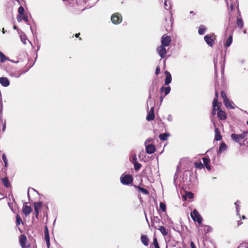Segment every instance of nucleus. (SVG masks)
Masks as SVG:
<instances>
[{
  "label": "nucleus",
  "mask_w": 248,
  "mask_h": 248,
  "mask_svg": "<svg viewBox=\"0 0 248 248\" xmlns=\"http://www.w3.org/2000/svg\"><path fill=\"white\" fill-rule=\"evenodd\" d=\"M232 42V35H230L228 38L226 40L224 46L225 47H228L231 46Z\"/></svg>",
  "instance_id": "27"
},
{
  "label": "nucleus",
  "mask_w": 248,
  "mask_h": 248,
  "mask_svg": "<svg viewBox=\"0 0 248 248\" xmlns=\"http://www.w3.org/2000/svg\"><path fill=\"white\" fill-rule=\"evenodd\" d=\"M190 247L191 248H196V247L193 241L190 242Z\"/></svg>",
  "instance_id": "62"
},
{
  "label": "nucleus",
  "mask_w": 248,
  "mask_h": 248,
  "mask_svg": "<svg viewBox=\"0 0 248 248\" xmlns=\"http://www.w3.org/2000/svg\"><path fill=\"white\" fill-rule=\"evenodd\" d=\"M170 87L169 86L167 87H164V86H162L160 89V92H162L164 91L165 93L164 96H166L170 93Z\"/></svg>",
  "instance_id": "28"
},
{
  "label": "nucleus",
  "mask_w": 248,
  "mask_h": 248,
  "mask_svg": "<svg viewBox=\"0 0 248 248\" xmlns=\"http://www.w3.org/2000/svg\"><path fill=\"white\" fill-rule=\"evenodd\" d=\"M85 3L89 2L86 8L83 9L82 11L84 10L85 9L91 8L93 6L95 5V4L99 0H85Z\"/></svg>",
  "instance_id": "15"
},
{
  "label": "nucleus",
  "mask_w": 248,
  "mask_h": 248,
  "mask_svg": "<svg viewBox=\"0 0 248 248\" xmlns=\"http://www.w3.org/2000/svg\"><path fill=\"white\" fill-rule=\"evenodd\" d=\"M33 205L34 210H37L38 211H40L43 207V203L41 202H34Z\"/></svg>",
  "instance_id": "23"
},
{
  "label": "nucleus",
  "mask_w": 248,
  "mask_h": 248,
  "mask_svg": "<svg viewBox=\"0 0 248 248\" xmlns=\"http://www.w3.org/2000/svg\"><path fill=\"white\" fill-rule=\"evenodd\" d=\"M213 125L215 127V140L217 141H219L222 139V136L220 135V131L219 129L216 127V124L214 122H213Z\"/></svg>",
  "instance_id": "8"
},
{
  "label": "nucleus",
  "mask_w": 248,
  "mask_h": 248,
  "mask_svg": "<svg viewBox=\"0 0 248 248\" xmlns=\"http://www.w3.org/2000/svg\"><path fill=\"white\" fill-rule=\"evenodd\" d=\"M158 229L159 230V231L161 232V233L164 236L168 235V232L166 231V228L164 226H160Z\"/></svg>",
  "instance_id": "32"
},
{
  "label": "nucleus",
  "mask_w": 248,
  "mask_h": 248,
  "mask_svg": "<svg viewBox=\"0 0 248 248\" xmlns=\"http://www.w3.org/2000/svg\"><path fill=\"white\" fill-rule=\"evenodd\" d=\"M1 181L5 187L8 188L11 186V184H10V183L9 181V180L7 177L2 178L1 179Z\"/></svg>",
  "instance_id": "25"
},
{
  "label": "nucleus",
  "mask_w": 248,
  "mask_h": 248,
  "mask_svg": "<svg viewBox=\"0 0 248 248\" xmlns=\"http://www.w3.org/2000/svg\"><path fill=\"white\" fill-rule=\"evenodd\" d=\"M22 19L23 20H24L26 22H27L28 21V17L27 16H23L22 17Z\"/></svg>",
  "instance_id": "61"
},
{
  "label": "nucleus",
  "mask_w": 248,
  "mask_h": 248,
  "mask_svg": "<svg viewBox=\"0 0 248 248\" xmlns=\"http://www.w3.org/2000/svg\"><path fill=\"white\" fill-rule=\"evenodd\" d=\"M2 160H3V162L4 163V166L5 167H8V160H7V157H6V156L5 154H3L2 156Z\"/></svg>",
  "instance_id": "37"
},
{
  "label": "nucleus",
  "mask_w": 248,
  "mask_h": 248,
  "mask_svg": "<svg viewBox=\"0 0 248 248\" xmlns=\"http://www.w3.org/2000/svg\"><path fill=\"white\" fill-rule=\"evenodd\" d=\"M164 73L166 75L164 84L165 85H168L171 81V79H172L171 75L170 73L168 71H165Z\"/></svg>",
  "instance_id": "12"
},
{
  "label": "nucleus",
  "mask_w": 248,
  "mask_h": 248,
  "mask_svg": "<svg viewBox=\"0 0 248 248\" xmlns=\"http://www.w3.org/2000/svg\"><path fill=\"white\" fill-rule=\"evenodd\" d=\"M6 60H9V58H7L5 55L0 58V61L1 62H3Z\"/></svg>",
  "instance_id": "45"
},
{
  "label": "nucleus",
  "mask_w": 248,
  "mask_h": 248,
  "mask_svg": "<svg viewBox=\"0 0 248 248\" xmlns=\"http://www.w3.org/2000/svg\"><path fill=\"white\" fill-rule=\"evenodd\" d=\"M187 197L189 199H191L193 198V194L190 192H188L186 193V196H184L183 197L185 199H186V197Z\"/></svg>",
  "instance_id": "38"
},
{
  "label": "nucleus",
  "mask_w": 248,
  "mask_h": 248,
  "mask_svg": "<svg viewBox=\"0 0 248 248\" xmlns=\"http://www.w3.org/2000/svg\"><path fill=\"white\" fill-rule=\"evenodd\" d=\"M239 16L237 17L236 25L240 29H242L244 27V22L241 18L240 11L238 12Z\"/></svg>",
  "instance_id": "13"
},
{
  "label": "nucleus",
  "mask_w": 248,
  "mask_h": 248,
  "mask_svg": "<svg viewBox=\"0 0 248 248\" xmlns=\"http://www.w3.org/2000/svg\"><path fill=\"white\" fill-rule=\"evenodd\" d=\"M204 40L209 46L211 47L213 46L214 43V40L211 35L208 34L206 35L204 37Z\"/></svg>",
  "instance_id": "9"
},
{
  "label": "nucleus",
  "mask_w": 248,
  "mask_h": 248,
  "mask_svg": "<svg viewBox=\"0 0 248 248\" xmlns=\"http://www.w3.org/2000/svg\"><path fill=\"white\" fill-rule=\"evenodd\" d=\"M153 244H154V246H156V245H158V243L157 242V238L156 237H154V239H153Z\"/></svg>",
  "instance_id": "52"
},
{
  "label": "nucleus",
  "mask_w": 248,
  "mask_h": 248,
  "mask_svg": "<svg viewBox=\"0 0 248 248\" xmlns=\"http://www.w3.org/2000/svg\"><path fill=\"white\" fill-rule=\"evenodd\" d=\"M191 217L195 222L201 224L202 221V218L196 209H194L191 213Z\"/></svg>",
  "instance_id": "3"
},
{
  "label": "nucleus",
  "mask_w": 248,
  "mask_h": 248,
  "mask_svg": "<svg viewBox=\"0 0 248 248\" xmlns=\"http://www.w3.org/2000/svg\"><path fill=\"white\" fill-rule=\"evenodd\" d=\"M121 182L123 185H128L133 183V177L129 174H123L120 177Z\"/></svg>",
  "instance_id": "2"
},
{
  "label": "nucleus",
  "mask_w": 248,
  "mask_h": 248,
  "mask_svg": "<svg viewBox=\"0 0 248 248\" xmlns=\"http://www.w3.org/2000/svg\"><path fill=\"white\" fill-rule=\"evenodd\" d=\"M180 172V170H179V169L177 168V170L176 171V172L174 174V178H173V183L175 185H176V180L178 179V173Z\"/></svg>",
  "instance_id": "33"
},
{
  "label": "nucleus",
  "mask_w": 248,
  "mask_h": 248,
  "mask_svg": "<svg viewBox=\"0 0 248 248\" xmlns=\"http://www.w3.org/2000/svg\"><path fill=\"white\" fill-rule=\"evenodd\" d=\"M189 171H186L184 173V178H183V179H184V177L186 176H187L188 175V173H189Z\"/></svg>",
  "instance_id": "63"
},
{
  "label": "nucleus",
  "mask_w": 248,
  "mask_h": 248,
  "mask_svg": "<svg viewBox=\"0 0 248 248\" xmlns=\"http://www.w3.org/2000/svg\"><path fill=\"white\" fill-rule=\"evenodd\" d=\"M131 161L132 162V163L133 164L134 163V162H137V156H136V155H135L132 156Z\"/></svg>",
  "instance_id": "50"
},
{
  "label": "nucleus",
  "mask_w": 248,
  "mask_h": 248,
  "mask_svg": "<svg viewBox=\"0 0 248 248\" xmlns=\"http://www.w3.org/2000/svg\"><path fill=\"white\" fill-rule=\"evenodd\" d=\"M45 241H46V243L47 248H49L50 245V239L48 240H46Z\"/></svg>",
  "instance_id": "59"
},
{
  "label": "nucleus",
  "mask_w": 248,
  "mask_h": 248,
  "mask_svg": "<svg viewBox=\"0 0 248 248\" xmlns=\"http://www.w3.org/2000/svg\"><path fill=\"white\" fill-rule=\"evenodd\" d=\"M18 34L20 35V38L21 42L24 44L26 45L27 44L26 40H27V36L24 32L20 31H18Z\"/></svg>",
  "instance_id": "19"
},
{
  "label": "nucleus",
  "mask_w": 248,
  "mask_h": 248,
  "mask_svg": "<svg viewBox=\"0 0 248 248\" xmlns=\"http://www.w3.org/2000/svg\"><path fill=\"white\" fill-rule=\"evenodd\" d=\"M217 99H218V93H217V91H216V92H215V97L214 98L213 102L218 103Z\"/></svg>",
  "instance_id": "46"
},
{
  "label": "nucleus",
  "mask_w": 248,
  "mask_h": 248,
  "mask_svg": "<svg viewBox=\"0 0 248 248\" xmlns=\"http://www.w3.org/2000/svg\"><path fill=\"white\" fill-rule=\"evenodd\" d=\"M141 241L143 243V244L147 246L149 245V239L147 236L145 235H142L140 237Z\"/></svg>",
  "instance_id": "21"
},
{
  "label": "nucleus",
  "mask_w": 248,
  "mask_h": 248,
  "mask_svg": "<svg viewBox=\"0 0 248 248\" xmlns=\"http://www.w3.org/2000/svg\"><path fill=\"white\" fill-rule=\"evenodd\" d=\"M235 208H236V212L237 213V215L240 216V214H239L240 207H235Z\"/></svg>",
  "instance_id": "60"
},
{
  "label": "nucleus",
  "mask_w": 248,
  "mask_h": 248,
  "mask_svg": "<svg viewBox=\"0 0 248 248\" xmlns=\"http://www.w3.org/2000/svg\"><path fill=\"white\" fill-rule=\"evenodd\" d=\"M145 146L146 152L148 154H152L156 151L155 145L152 144L145 145Z\"/></svg>",
  "instance_id": "7"
},
{
  "label": "nucleus",
  "mask_w": 248,
  "mask_h": 248,
  "mask_svg": "<svg viewBox=\"0 0 248 248\" xmlns=\"http://www.w3.org/2000/svg\"><path fill=\"white\" fill-rule=\"evenodd\" d=\"M39 212L40 211H38L37 210H34L35 217L36 218H38Z\"/></svg>",
  "instance_id": "55"
},
{
  "label": "nucleus",
  "mask_w": 248,
  "mask_h": 248,
  "mask_svg": "<svg viewBox=\"0 0 248 248\" xmlns=\"http://www.w3.org/2000/svg\"><path fill=\"white\" fill-rule=\"evenodd\" d=\"M160 68L159 67H157L156 68V69H155V73L156 75H158L159 73H160Z\"/></svg>",
  "instance_id": "57"
},
{
  "label": "nucleus",
  "mask_w": 248,
  "mask_h": 248,
  "mask_svg": "<svg viewBox=\"0 0 248 248\" xmlns=\"http://www.w3.org/2000/svg\"><path fill=\"white\" fill-rule=\"evenodd\" d=\"M154 87H151V88H150V94H149V97H148V100H147V104H148V102H149V100H150V98H151V91H154Z\"/></svg>",
  "instance_id": "53"
},
{
  "label": "nucleus",
  "mask_w": 248,
  "mask_h": 248,
  "mask_svg": "<svg viewBox=\"0 0 248 248\" xmlns=\"http://www.w3.org/2000/svg\"><path fill=\"white\" fill-rule=\"evenodd\" d=\"M155 119V114H154V107L153 106L151 107L150 111L148 112V114L146 116V120L148 121H151Z\"/></svg>",
  "instance_id": "10"
},
{
  "label": "nucleus",
  "mask_w": 248,
  "mask_h": 248,
  "mask_svg": "<svg viewBox=\"0 0 248 248\" xmlns=\"http://www.w3.org/2000/svg\"><path fill=\"white\" fill-rule=\"evenodd\" d=\"M153 139H152V138H148V139H147L145 140V145H147V144L148 143H149V142H152V141H153Z\"/></svg>",
  "instance_id": "49"
},
{
  "label": "nucleus",
  "mask_w": 248,
  "mask_h": 248,
  "mask_svg": "<svg viewBox=\"0 0 248 248\" xmlns=\"http://www.w3.org/2000/svg\"><path fill=\"white\" fill-rule=\"evenodd\" d=\"M153 244H154V246H156V245H158V243L157 242V238L156 237H154V239H153Z\"/></svg>",
  "instance_id": "51"
},
{
  "label": "nucleus",
  "mask_w": 248,
  "mask_h": 248,
  "mask_svg": "<svg viewBox=\"0 0 248 248\" xmlns=\"http://www.w3.org/2000/svg\"><path fill=\"white\" fill-rule=\"evenodd\" d=\"M0 83L2 86L7 87L9 86L10 81L7 78L1 77L0 78Z\"/></svg>",
  "instance_id": "14"
},
{
  "label": "nucleus",
  "mask_w": 248,
  "mask_h": 248,
  "mask_svg": "<svg viewBox=\"0 0 248 248\" xmlns=\"http://www.w3.org/2000/svg\"><path fill=\"white\" fill-rule=\"evenodd\" d=\"M152 225L153 226L155 223H159L160 221V219L157 216H153L151 217Z\"/></svg>",
  "instance_id": "30"
},
{
  "label": "nucleus",
  "mask_w": 248,
  "mask_h": 248,
  "mask_svg": "<svg viewBox=\"0 0 248 248\" xmlns=\"http://www.w3.org/2000/svg\"><path fill=\"white\" fill-rule=\"evenodd\" d=\"M203 164L205 165V167L208 170H211V167L210 166L209 163H210V159L206 157H203L202 158Z\"/></svg>",
  "instance_id": "22"
},
{
  "label": "nucleus",
  "mask_w": 248,
  "mask_h": 248,
  "mask_svg": "<svg viewBox=\"0 0 248 248\" xmlns=\"http://www.w3.org/2000/svg\"><path fill=\"white\" fill-rule=\"evenodd\" d=\"M26 72V71H23L21 73H20V74H18V75L16 74H15L14 73H13V72H12V73H11L10 74V75L11 77H15V78H18L20 77V76L22 74H24V73H25Z\"/></svg>",
  "instance_id": "42"
},
{
  "label": "nucleus",
  "mask_w": 248,
  "mask_h": 248,
  "mask_svg": "<svg viewBox=\"0 0 248 248\" xmlns=\"http://www.w3.org/2000/svg\"><path fill=\"white\" fill-rule=\"evenodd\" d=\"M165 47V46L160 45L157 47L156 51L161 58H165L166 56L167 50Z\"/></svg>",
  "instance_id": "6"
},
{
  "label": "nucleus",
  "mask_w": 248,
  "mask_h": 248,
  "mask_svg": "<svg viewBox=\"0 0 248 248\" xmlns=\"http://www.w3.org/2000/svg\"><path fill=\"white\" fill-rule=\"evenodd\" d=\"M217 103H215V102H213V110L212 111H215V112H216V111L217 110L218 111V110H219V108L220 107L219 106L217 107V108H216V106L217 105Z\"/></svg>",
  "instance_id": "43"
},
{
  "label": "nucleus",
  "mask_w": 248,
  "mask_h": 248,
  "mask_svg": "<svg viewBox=\"0 0 248 248\" xmlns=\"http://www.w3.org/2000/svg\"><path fill=\"white\" fill-rule=\"evenodd\" d=\"M21 223H23L22 220L19 215L16 216V224L19 225Z\"/></svg>",
  "instance_id": "34"
},
{
  "label": "nucleus",
  "mask_w": 248,
  "mask_h": 248,
  "mask_svg": "<svg viewBox=\"0 0 248 248\" xmlns=\"http://www.w3.org/2000/svg\"><path fill=\"white\" fill-rule=\"evenodd\" d=\"M217 115L218 118L221 120H225L227 118L225 112L221 109L218 110L217 113Z\"/></svg>",
  "instance_id": "18"
},
{
  "label": "nucleus",
  "mask_w": 248,
  "mask_h": 248,
  "mask_svg": "<svg viewBox=\"0 0 248 248\" xmlns=\"http://www.w3.org/2000/svg\"><path fill=\"white\" fill-rule=\"evenodd\" d=\"M227 145L224 142H222L220 143V146L219 147V149L217 151V155L221 154L223 152L225 151L227 149Z\"/></svg>",
  "instance_id": "16"
},
{
  "label": "nucleus",
  "mask_w": 248,
  "mask_h": 248,
  "mask_svg": "<svg viewBox=\"0 0 248 248\" xmlns=\"http://www.w3.org/2000/svg\"><path fill=\"white\" fill-rule=\"evenodd\" d=\"M160 209L163 211L165 212L166 210V206L165 203L162 202H160L159 203Z\"/></svg>",
  "instance_id": "36"
},
{
  "label": "nucleus",
  "mask_w": 248,
  "mask_h": 248,
  "mask_svg": "<svg viewBox=\"0 0 248 248\" xmlns=\"http://www.w3.org/2000/svg\"><path fill=\"white\" fill-rule=\"evenodd\" d=\"M135 187L144 195H147L149 194V191L144 188L141 187L140 186H135Z\"/></svg>",
  "instance_id": "31"
},
{
  "label": "nucleus",
  "mask_w": 248,
  "mask_h": 248,
  "mask_svg": "<svg viewBox=\"0 0 248 248\" xmlns=\"http://www.w3.org/2000/svg\"><path fill=\"white\" fill-rule=\"evenodd\" d=\"M22 16L21 15H18L17 16V20L18 21V22H20L21 21V20H22Z\"/></svg>",
  "instance_id": "58"
},
{
  "label": "nucleus",
  "mask_w": 248,
  "mask_h": 248,
  "mask_svg": "<svg viewBox=\"0 0 248 248\" xmlns=\"http://www.w3.org/2000/svg\"><path fill=\"white\" fill-rule=\"evenodd\" d=\"M32 209L31 206L28 205H24L23 207V213L26 216L29 215L31 212Z\"/></svg>",
  "instance_id": "17"
},
{
  "label": "nucleus",
  "mask_w": 248,
  "mask_h": 248,
  "mask_svg": "<svg viewBox=\"0 0 248 248\" xmlns=\"http://www.w3.org/2000/svg\"><path fill=\"white\" fill-rule=\"evenodd\" d=\"M224 62L223 63L221 64V72L222 73L224 71Z\"/></svg>",
  "instance_id": "64"
},
{
  "label": "nucleus",
  "mask_w": 248,
  "mask_h": 248,
  "mask_svg": "<svg viewBox=\"0 0 248 248\" xmlns=\"http://www.w3.org/2000/svg\"><path fill=\"white\" fill-rule=\"evenodd\" d=\"M8 206L9 207H10V208L11 209V211L14 213H16V208H14V203H10V202H8Z\"/></svg>",
  "instance_id": "40"
},
{
  "label": "nucleus",
  "mask_w": 248,
  "mask_h": 248,
  "mask_svg": "<svg viewBox=\"0 0 248 248\" xmlns=\"http://www.w3.org/2000/svg\"><path fill=\"white\" fill-rule=\"evenodd\" d=\"M240 203H241L240 201L239 200H237L235 202L234 205H235V207H240Z\"/></svg>",
  "instance_id": "56"
},
{
  "label": "nucleus",
  "mask_w": 248,
  "mask_h": 248,
  "mask_svg": "<svg viewBox=\"0 0 248 248\" xmlns=\"http://www.w3.org/2000/svg\"><path fill=\"white\" fill-rule=\"evenodd\" d=\"M24 11H25L24 8L22 6H20L18 8V12L20 15H21V16L23 15Z\"/></svg>",
  "instance_id": "44"
},
{
  "label": "nucleus",
  "mask_w": 248,
  "mask_h": 248,
  "mask_svg": "<svg viewBox=\"0 0 248 248\" xmlns=\"http://www.w3.org/2000/svg\"><path fill=\"white\" fill-rule=\"evenodd\" d=\"M214 68L215 70V73H217V59L215 58L214 59Z\"/></svg>",
  "instance_id": "48"
},
{
  "label": "nucleus",
  "mask_w": 248,
  "mask_h": 248,
  "mask_svg": "<svg viewBox=\"0 0 248 248\" xmlns=\"http://www.w3.org/2000/svg\"><path fill=\"white\" fill-rule=\"evenodd\" d=\"M221 96L222 97L223 99V101L224 100H226V98H228L226 93H225L223 91H221Z\"/></svg>",
  "instance_id": "47"
},
{
  "label": "nucleus",
  "mask_w": 248,
  "mask_h": 248,
  "mask_svg": "<svg viewBox=\"0 0 248 248\" xmlns=\"http://www.w3.org/2000/svg\"><path fill=\"white\" fill-rule=\"evenodd\" d=\"M44 229H45V230H44L45 239V240H48L50 239V237H49V231H48L47 226L46 225H45Z\"/></svg>",
  "instance_id": "29"
},
{
  "label": "nucleus",
  "mask_w": 248,
  "mask_h": 248,
  "mask_svg": "<svg viewBox=\"0 0 248 248\" xmlns=\"http://www.w3.org/2000/svg\"><path fill=\"white\" fill-rule=\"evenodd\" d=\"M248 132L247 131H244L242 133L237 134L233 133L231 135V138L235 142L238 143L240 145H242L241 141L244 140L247 136Z\"/></svg>",
  "instance_id": "1"
},
{
  "label": "nucleus",
  "mask_w": 248,
  "mask_h": 248,
  "mask_svg": "<svg viewBox=\"0 0 248 248\" xmlns=\"http://www.w3.org/2000/svg\"><path fill=\"white\" fill-rule=\"evenodd\" d=\"M195 166L196 168L202 169L203 168V165L201 162H195Z\"/></svg>",
  "instance_id": "41"
},
{
  "label": "nucleus",
  "mask_w": 248,
  "mask_h": 248,
  "mask_svg": "<svg viewBox=\"0 0 248 248\" xmlns=\"http://www.w3.org/2000/svg\"><path fill=\"white\" fill-rule=\"evenodd\" d=\"M167 120L169 122H172L173 120V117L171 114H169L167 117Z\"/></svg>",
  "instance_id": "54"
},
{
  "label": "nucleus",
  "mask_w": 248,
  "mask_h": 248,
  "mask_svg": "<svg viewBox=\"0 0 248 248\" xmlns=\"http://www.w3.org/2000/svg\"><path fill=\"white\" fill-rule=\"evenodd\" d=\"M164 6L166 10H169L170 8V3L167 0H165L164 1Z\"/></svg>",
  "instance_id": "39"
},
{
  "label": "nucleus",
  "mask_w": 248,
  "mask_h": 248,
  "mask_svg": "<svg viewBox=\"0 0 248 248\" xmlns=\"http://www.w3.org/2000/svg\"><path fill=\"white\" fill-rule=\"evenodd\" d=\"M170 136V134L169 133H164L162 134H160L159 135V138L161 140L164 141L167 140L168 137Z\"/></svg>",
  "instance_id": "26"
},
{
  "label": "nucleus",
  "mask_w": 248,
  "mask_h": 248,
  "mask_svg": "<svg viewBox=\"0 0 248 248\" xmlns=\"http://www.w3.org/2000/svg\"><path fill=\"white\" fill-rule=\"evenodd\" d=\"M112 22L114 24H120L122 21V16L121 14L116 13L113 14L111 17Z\"/></svg>",
  "instance_id": "4"
},
{
  "label": "nucleus",
  "mask_w": 248,
  "mask_h": 248,
  "mask_svg": "<svg viewBox=\"0 0 248 248\" xmlns=\"http://www.w3.org/2000/svg\"><path fill=\"white\" fill-rule=\"evenodd\" d=\"M207 30L206 27L203 25H201L199 27L198 33L200 35L204 34Z\"/></svg>",
  "instance_id": "24"
},
{
  "label": "nucleus",
  "mask_w": 248,
  "mask_h": 248,
  "mask_svg": "<svg viewBox=\"0 0 248 248\" xmlns=\"http://www.w3.org/2000/svg\"><path fill=\"white\" fill-rule=\"evenodd\" d=\"M27 241V237L24 234H22L19 237V242L22 248H28V247L26 245Z\"/></svg>",
  "instance_id": "11"
},
{
  "label": "nucleus",
  "mask_w": 248,
  "mask_h": 248,
  "mask_svg": "<svg viewBox=\"0 0 248 248\" xmlns=\"http://www.w3.org/2000/svg\"><path fill=\"white\" fill-rule=\"evenodd\" d=\"M224 103L225 107L229 109H233L234 107L232 105V102H231L228 98H226V100H224Z\"/></svg>",
  "instance_id": "20"
},
{
  "label": "nucleus",
  "mask_w": 248,
  "mask_h": 248,
  "mask_svg": "<svg viewBox=\"0 0 248 248\" xmlns=\"http://www.w3.org/2000/svg\"><path fill=\"white\" fill-rule=\"evenodd\" d=\"M161 45L168 46L171 43V38L170 36L164 34L161 37Z\"/></svg>",
  "instance_id": "5"
},
{
  "label": "nucleus",
  "mask_w": 248,
  "mask_h": 248,
  "mask_svg": "<svg viewBox=\"0 0 248 248\" xmlns=\"http://www.w3.org/2000/svg\"><path fill=\"white\" fill-rule=\"evenodd\" d=\"M133 164L134 166V169L136 170H139L140 168L141 167V165L140 163H138V162H134Z\"/></svg>",
  "instance_id": "35"
}]
</instances>
